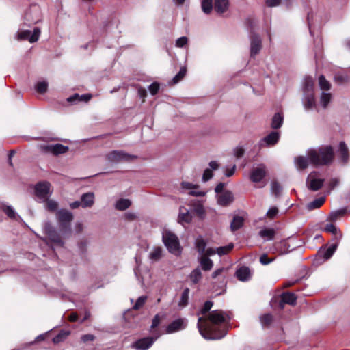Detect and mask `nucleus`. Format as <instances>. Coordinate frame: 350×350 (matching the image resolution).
I'll list each match as a JSON object with an SVG mask.
<instances>
[{
	"label": "nucleus",
	"mask_w": 350,
	"mask_h": 350,
	"mask_svg": "<svg viewBox=\"0 0 350 350\" xmlns=\"http://www.w3.org/2000/svg\"><path fill=\"white\" fill-rule=\"evenodd\" d=\"M228 316L221 310H213L208 318H198V328L200 334L207 340H218L222 338L226 331L221 326L227 321Z\"/></svg>",
	"instance_id": "1"
},
{
	"label": "nucleus",
	"mask_w": 350,
	"mask_h": 350,
	"mask_svg": "<svg viewBox=\"0 0 350 350\" xmlns=\"http://www.w3.org/2000/svg\"><path fill=\"white\" fill-rule=\"evenodd\" d=\"M306 154L311 165L314 166L329 165L334 159V150L331 146L310 148L306 151Z\"/></svg>",
	"instance_id": "2"
},
{
	"label": "nucleus",
	"mask_w": 350,
	"mask_h": 350,
	"mask_svg": "<svg viewBox=\"0 0 350 350\" xmlns=\"http://www.w3.org/2000/svg\"><path fill=\"white\" fill-rule=\"evenodd\" d=\"M163 241L168 251L175 255H179L181 252L178 237L172 232L164 230L163 232Z\"/></svg>",
	"instance_id": "3"
},
{
	"label": "nucleus",
	"mask_w": 350,
	"mask_h": 350,
	"mask_svg": "<svg viewBox=\"0 0 350 350\" xmlns=\"http://www.w3.org/2000/svg\"><path fill=\"white\" fill-rule=\"evenodd\" d=\"M304 105L306 109H311L315 106L314 97V81L311 77H306L304 81Z\"/></svg>",
	"instance_id": "4"
},
{
	"label": "nucleus",
	"mask_w": 350,
	"mask_h": 350,
	"mask_svg": "<svg viewBox=\"0 0 350 350\" xmlns=\"http://www.w3.org/2000/svg\"><path fill=\"white\" fill-rule=\"evenodd\" d=\"M266 174L265 166L259 165L251 170L250 180L255 184L256 188H262L267 185V181L265 180Z\"/></svg>",
	"instance_id": "5"
},
{
	"label": "nucleus",
	"mask_w": 350,
	"mask_h": 350,
	"mask_svg": "<svg viewBox=\"0 0 350 350\" xmlns=\"http://www.w3.org/2000/svg\"><path fill=\"white\" fill-rule=\"evenodd\" d=\"M51 187V184L49 182H41L38 183L35 186V194L36 197L40 200L44 202L52 193Z\"/></svg>",
	"instance_id": "6"
},
{
	"label": "nucleus",
	"mask_w": 350,
	"mask_h": 350,
	"mask_svg": "<svg viewBox=\"0 0 350 350\" xmlns=\"http://www.w3.org/2000/svg\"><path fill=\"white\" fill-rule=\"evenodd\" d=\"M40 29L38 27L33 29L31 32L29 30H24L18 31L16 38L18 40H28L31 43H33L38 40L40 36Z\"/></svg>",
	"instance_id": "7"
},
{
	"label": "nucleus",
	"mask_w": 350,
	"mask_h": 350,
	"mask_svg": "<svg viewBox=\"0 0 350 350\" xmlns=\"http://www.w3.org/2000/svg\"><path fill=\"white\" fill-rule=\"evenodd\" d=\"M323 182L324 179L317 172H314L308 175L306 184L310 189L317 191L322 187Z\"/></svg>",
	"instance_id": "8"
},
{
	"label": "nucleus",
	"mask_w": 350,
	"mask_h": 350,
	"mask_svg": "<svg viewBox=\"0 0 350 350\" xmlns=\"http://www.w3.org/2000/svg\"><path fill=\"white\" fill-rule=\"evenodd\" d=\"M57 217L61 227L65 229L69 227L73 218L72 213L64 209L57 212Z\"/></svg>",
	"instance_id": "9"
},
{
	"label": "nucleus",
	"mask_w": 350,
	"mask_h": 350,
	"mask_svg": "<svg viewBox=\"0 0 350 350\" xmlns=\"http://www.w3.org/2000/svg\"><path fill=\"white\" fill-rule=\"evenodd\" d=\"M107 159L112 162H119L123 161H129L135 157L128 154L123 151L114 150L107 154Z\"/></svg>",
	"instance_id": "10"
},
{
	"label": "nucleus",
	"mask_w": 350,
	"mask_h": 350,
	"mask_svg": "<svg viewBox=\"0 0 350 350\" xmlns=\"http://www.w3.org/2000/svg\"><path fill=\"white\" fill-rule=\"evenodd\" d=\"M181 189L183 191H188L189 195L194 196H204L206 194V191L199 190L198 185L188 182H183L181 183Z\"/></svg>",
	"instance_id": "11"
},
{
	"label": "nucleus",
	"mask_w": 350,
	"mask_h": 350,
	"mask_svg": "<svg viewBox=\"0 0 350 350\" xmlns=\"http://www.w3.org/2000/svg\"><path fill=\"white\" fill-rule=\"evenodd\" d=\"M217 203L222 206H227L234 201L233 193L230 191H225L217 195Z\"/></svg>",
	"instance_id": "12"
},
{
	"label": "nucleus",
	"mask_w": 350,
	"mask_h": 350,
	"mask_svg": "<svg viewBox=\"0 0 350 350\" xmlns=\"http://www.w3.org/2000/svg\"><path fill=\"white\" fill-rule=\"evenodd\" d=\"M187 321L185 319H178L173 321L166 328V332L168 334L176 332L186 327Z\"/></svg>",
	"instance_id": "13"
},
{
	"label": "nucleus",
	"mask_w": 350,
	"mask_h": 350,
	"mask_svg": "<svg viewBox=\"0 0 350 350\" xmlns=\"http://www.w3.org/2000/svg\"><path fill=\"white\" fill-rule=\"evenodd\" d=\"M157 337H148L139 339L133 343L132 347L137 350H146L153 344Z\"/></svg>",
	"instance_id": "14"
},
{
	"label": "nucleus",
	"mask_w": 350,
	"mask_h": 350,
	"mask_svg": "<svg viewBox=\"0 0 350 350\" xmlns=\"http://www.w3.org/2000/svg\"><path fill=\"white\" fill-rule=\"evenodd\" d=\"M44 230L52 242L59 245H62L60 237L57 234L55 230L49 224L46 223L44 224Z\"/></svg>",
	"instance_id": "15"
},
{
	"label": "nucleus",
	"mask_w": 350,
	"mask_h": 350,
	"mask_svg": "<svg viewBox=\"0 0 350 350\" xmlns=\"http://www.w3.org/2000/svg\"><path fill=\"white\" fill-rule=\"evenodd\" d=\"M279 139L280 133L273 131L260 140V146H262L264 144L267 146H273L278 142Z\"/></svg>",
	"instance_id": "16"
},
{
	"label": "nucleus",
	"mask_w": 350,
	"mask_h": 350,
	"mask_svg": "<svg viewBox=\"0 0 350 350\" xmlns=\"http://www.w3.org/2000/svg\"><path fill=\"white\" fill-rule=\"evenodd\" d=\"M261 39L258 35H253L251 37L250 53L252 56H254L259 53L261 49Z\"/></svg>",
	"instance_id": "17"
},
{
	"label": "nucleus",
	"mask_w": 350,
	"mask_h": 350,
	"mask_svg": "<svg viewBox=\"0 0 350 350\" xmlns=\"http://www.w3.org/2000/svg\"><path fill=\"white\" fill-rule=\"evenodd\" d=\"M192 219V215L185 207H180L179 210L178 222L182 225L189 224Z\"/></svg>",
	"instance_id": "18"
},
{
	"label": "nucleus",
	"mask_w": 350,
	"mask_h": 350,
	"mask_svg": "<svg viewBox=\"0 0 350 350\" xmlns=\"http://www.w3.org/2000/svg\"><path fill=\"white\" fill-rule=\"evenodd\" d=\"M296 296L291 293H284L282 295L281 300L280 302V307L281 309L284 308V304L294 305L296 302Z\"/></svg>",
	"instance_id": "19"
},
{
	"label": "nucleus",
	"mask_w": 350,
	"mask_h": 350,
	"mask_svg": "<svg viewBox=\"0 0 350 350\" xmlns=\"http://www.w3.org/2000/svg\"><path fill=\"white\" fill-rule=\"evenodd\" d=\"M237 278L243 282L247 281L251 278V271L247 267H242L236 271Z\"/></svg>",
	"instance_id": "20"
},
{
	"label": "nucleus",
	"mask_w": 350,
	"mask_h": 350,
	"mask_svg": "<svg viewBox=\"0 0 350 350\" xmlns=\"http://www.w3.org/2000/svg\"><path fill=\"white\" fill-rule=\"evenodd\" d=\"M294 163L296 167L299 170L306 169L309 165V164H311L307 155L306 157L298 156L295 157L294 159Z\"/></svg>",
	"instance_id": "21"
},
{
	"label": "nucleus",
	"mask_w": 350,
	"mask_h": 350,
	"mask_svg": "<svg viewBox=\"0 0 350 350\" xmlns=\"http://www.w3.org/2000/svg\"><path fill=\"white\" fill-rule=\"evenodd\" d=\"M209 167L210 168L206 169L204 172L202 176L204 182L208 181L213 177V170L218 169L219 164L216 161H213L209 163Z\"/></svg>",
	"instance_id": "22"
},
{
	"label": "nucleus",
	"mask_w": 350,
	"mask_h": 350,
	"mask_svg": "<svg viewBox=\"0 0 350 350\" xmlns=\"http://www.w3.org/2000/svg\"><path fill=\"white\" fill-rule=\"evenodd\" d=\"M81 206L84 208L91 207L94 202V195L93 193H86L81 196Z\"/></svg>",
	"instance_id": "23"
},
{
	"label": "nucleus",
	"mask_w": 350,
	"mask_h": 350,
	"mask_svg": "<svg viewBox=\"0 0 350 350\" xmlns=\"http://www.w3.org/2000/svg\"><path fill=\"white\" fill-rule=\"evenodd\" d=\"M47 151L52 152L54 154H59L65 153L68 150L67 146L62 144L50 145L46 147Z\"/></svg>",
	"instance_id": "24"
},
{
	"label": "nucleus",
	"mask_w": 350,
	"mask_h": 350,
	"mask_svg": "<svg viewBox=\"0 0 350 350\" xmlns=\"http://www.w3.org/2000/svg\"><path fill=\"white\" fill-rule=\"evenodd\" d=\"M228 8V0H215L214 9L215 10L219 13L222 14L227 10Z\"/></svg>",
	"instance_id": "25"
},
{
	"label": "nucleus",
	"mask_w": 350,
	"mask_h": 350,
	"mask_svg": "<svg viewBox=\"0 0 350 350\" xmlns=\"http://www.w3.org/2000/svg\"><path fill=\"white\" fill-rule=\"evenodd\" d=\"M283 121V115L281 113H276L272 118L271 127L274 129L280 128L282 125Z\"/></svg>",
	"instance_id": "26"
},
{
	"label": "nucleus",
	"mask_w": 350,
	"mask_h": 350,
	"mask_svg": "<svg viewBox=\"0 0 350 350\" xmlns=\"http://www.w3.org/2000/svg\"><path fill=\"white\" fill-rule=\"evenodd\" d=\"M337 247V243L332 244L325 250L320 251L319 254L322 255L325 260H327L333 255L334 252L336 250Z\"/></svg>",
	"instance_id": "27"
},
{
	"label": "nucleus",
	"mask_w": 350,
	"mask_h": 350,
	"mask_svg": "<svg viewBox=\"0 0 350 350\" xmlns=\"http://www.w3.org/2000/svg\"><path fill=\"white\" fill-rule=\"evenodd\" d=\"M195 245L198 253L200 254V256H202L206 250V241L203 239L202 237H199L195 241Z\"/></svg>",
	"instance_id": "28"
},
{
	"label": "nucleus",
	"mask_w": 350,
	"mask_h": 350,
	"mask_svg": "<svg viewBox=\"0 0 350 350\" xmlns=\"http://www.w3.org/2000/svg\"><path fill=\"white\" fill-rule=\"evenodd\" d=\"M243 221L244 219L241 216H234L230 224L231 230L234 232L239 229L243 226Z\"/></svg>",
	"instance_id": "29"
},
{
	"label": "nucleus",
	"mask_w": 350,
	"mask_h": 350,
	"mask_svg": "<svg viewBox=\"0 0 350 350\" xmlns=\"http://www.w3.org/2000/svg\"><path fill=\"white\" fill-rule=\"evenodd\" d=\"M200 263L202 269L204 271L211 270L213 265V261L210 258H206V256H201L200 258Z\"/></svg>",
	"instance_id": "30"
},
{
	"label": "nucleus",
	"mask_w": 350,
	"mask_h": 350,
	"mask_svg": "<svg viewBox=\"0 0 350 350\" xmlns=\"http://www.w3.org/2000/svg\"><path fill=\"white\" fill-rule=\"evenodd\" d=\"M131 205V202L129 199H120L115 204V208L119 211H124Z\"/></svg>",
	"instance_id": "31"
},
{
	"label": "nucleus",
	"mask_w": 350,
	"mask_h": 350,
	"mask_svg": "<svg viewBox=\"0 0 350 350\" xmlns=\"http://www.w3.org/2000/svg\"><path fill=\"white\" fill-rule=\"evenodd\" d=\"M91 97H92L91 94H83L81 96H79V94H75V95L68 98L67 100L68 102H78V101L88 102V100H90Z\"/></svg>",
	"instance_id": "32"
},
{
	"label": "nucleus",
	"mask_w": 350,
	"mask_h": 350,
	"mask_svg": "<svg viewBox=\"0 0 350 350\" xmlns=\"http://www.w3.org/2000/svg\"><path fill=\"white\" fill-rule=\"evenodd\" d=\"M162 256V250L161 247H154L149 254V258L153 261H158Z\"/></svg>",
	"instance_id": "33"
},
{
	"label": "nucleus",
	"mask_w": 350,
	"mask_h": 350,
	"mask_svg": "<svg viewBox=\"0 0 350 350\" xmlns=\"http://www.w3.org/2000/svg\"><path fill=\"white\" fill-rule=\"evenodd\" d=\"M319 85L321 90L323 91H328L331 88L330 83L325 79L323 75H321L319 77Z\"/></svg>",
	"instance_id": "34"
},
{
	"label": "nucleus",
	"mask_w": 350,
	"mask_h": 350,
	"mask_svg": "<svg viewBox=\"0 0 350 350\" xmlns=\"http://www.w3.org/2000/svg\"><path fill=\"white\" fill-rule=\"evenodd\" d=\"M331 98H332V95L330 93L323 92L321 94L320 103L324 109L327 107L329 103L331 100Z\"/></svg>",
	"instance_id": "35"
},
{
	"label": "nucleus",
	"mask_w": 350,
	"mask_h": 350,
	"mask_svg": "<svg viewBox=\"0 0 350 350\" xmlns=\"http://www.w3.org/2000/svg\"><path fill=\"white\" fill-rule=\"evenodd\" d=\"M259 234L262 238H265L267 240H271L274 237L275 231L273 229L266 228V229L261 230L259 232Z\"/></svg>",
	"instance_id": "36"
},
{
	"label": "nucleus",
	"mask_w": 350,
	"mask_h": 350,
	"mask_svg": "<svg viewBox=\"0 0 350 350\" xmlns=\"http://www.w3.org/2000/svg\"><path fill=\"white\" fill-rule=\"evenodd\" d=\"M189 289L188 288H186L184 289L180 299L178 303V306L181 307H184L187 306L189 300Z\"/></svg>",
	"instance_id": "37"
},
{
	"label": "nucleus",
	"mask_w": 350,
	"mask_h": 350,
	"mask_svg": "<svg viewBox=\"0 0 350 350\" xmlns=\"http://www.w3.org/2000/svg\"><path fill=\"white\" fill-rule=\"evenodd\" d=\"M201 7L202 11L205 14H209L213 9V1L212 0H202L201 3Z\"/></svg>",
	"instance_id": "38"
},
{
	"label": "nucleus",
	"mask_w": 350,
	"mask_h": 350,
	"mask_svg": "<svg viewBox=\"0 0 350 350\" xmlns=\"http://www.w3.org/2000/svg\"><path fill=\"white\" fill-rule=\"evenodd\" d=\"M234 247L233 243H229L226 246H222L217 248V254L219 256H223L229 253Z\"/></svg>",
	"instance_id": "39"
},
{
	"label": "nucleus",
	"mask_w": 350,
	"mask_h": 350,
	"mask_svg": "<svg viewBox=\"0 0 350 350\" xmlns=\"http://www.w3.org/2000/svg\"><path fill=\"white\" fill-rule=\"evenodd\" d=\"M202 278V273L200 269H195L190 274V279L193 284H197Z\"/></svg>",
	"instance_id": "40"
},
{
	"label": "nucleus",
	"mask_w": 350,
	"mask_h": 350,
	"mask_svg": "<svg viewBox=\"0 0 350 350\" xmlns=\"http://www.w3.org/2000/svg\"><path fill=\"white\" fill-rule=\"evenodd\" d=\"M345 214V209H340L331 213L329 217V220L331 221H335L338 219L340 218Z\"/></svg>",
	"instance_id": "41"
},
{
	"label": "nucleus",
	"mask_w": 350,
	"mask_h": 350,
	"mask_svg": "<svg viewBox=\"0 0 350 350\" xmlns=\"http://www.w3.org/2000/svg\"><path fill=\"white\" fill-rule=\"evenodd\" d=\"M339 149L342 161L346 162L348 159V149L346 144L344 142H340Z\"/></svg>",
	"instance_id": "42"
},
{
	"label": "nucleus",
	"mask_w": 350,
	"mask_h": 350,
	"mask_svg": "<svg viewBox=\"0 0 350 350\" xmlns=\"http://www.w3.org/2000/svg\"><path fill=\"white\" fill-rule=\"evenodd\" d=\"M45 208L49 211H55L58 207V204L53 200H49V198L45 200Z\"/></svg>",
	"instance_id": "43"
},
{
	"label": "nucleus",
	"mask_w": 350,
	"mask_h": 350,
	"mask_svg": "<svg viewBox=\"0 0 350 350\" xmlns=\"http://www.w3.org/2000/svg\"><path fill=\"white\" fill-rule=\"evenodd\" d=\"M325 202V198L323 197L319 198L314 200L313 202H310L308 206L309 209H314L319 208Z\"/></svg>",
	"instance_id": "44"
},
{
	"label": "nucleus",
	"mask_w": 350,
	"mask_h": 350,
	"mask_svg": "<svg viewBox=\"0 0 350 350\" xmlns=\"http://www.w3.org/2000/svg\"><path fill=\"white\" fill-rule=\"evenodd\" d=\"M47 88L48 83L44 81L38 82L35 87L36 91L41 94L44 93L47 90Z\"/></svg>",
	"instance_id": "45"
},
{
	"label": "nucleus",
	"mask_w": 350,
	"mask_h": 350,
	"mask_svg": "<svg viewBox=\"0 0 350 350\" xmlns=\"http://www.w3.org/2000/svg\"><path fill=\"white\" fill-rule=\"evenodd\" d=\"M334 79L339 83H344L349 81V77L347 75L345 74H336L334 76Z\"/></svg>",
	"instance_id": "46"
},
{
	"label": "nucleus",
	"mask_w": 350,
	"mask_h": 350,
	"mask_svg": "<svg viewBox=\"0 0 350 350\" xmlns=\"http://www.w3.org/2000/svg\"><path fill=\"white\" fill-rule=\"evenodd\" d=\"M146 299H147V297L146 296H141V297H139L137 299V301H136L135 305L133 306V308L134 310H139V308H141L144 305Z\"/></svg>",
	"instance_id": "47"
},
{
	"label": "nucleus",
	"mask_w": 350,
	"mask_h": 350,
	"mask_svg": "<svg viewBox=\"0 0 350 350\" xmlns=\"http://www.w3.org/2000/svg\"><path fill=\"white\" fill-rule=\"evenodd\" d=\"M186 72V68H181L179 72L173 78L174 83H177L179 82L185 77Z\"/></svg>",
	"instance_id": "48"
},
{
	"label": "nucleus",
	"mask_w": 350,
	"mask_h": 350,
	"mask_svg": "<svg viewBox=\"0 0 350 350\" xmlns=\"http://www.w3.org/2000/svg\"><path fill=\"white\" fill-rule=\"evenodd\" d=\"M212 306H213V303L211 301H206L204 303V306L202 308V309L198 313V315L200 316V314H206L208 311H209L211 310Z\"/></svg>",
	"instance_id": "49"
},
{
	"label": "nucleus",
	"mask_w": 350,
	"mask_h": 350,
	"mask_svg": "<svg viewBox=\"0 0 350 350\" xmlns=\"http://www.w3.org/2000/svg\"><path fill=\"white\" fill-rule=\"evenodd\" d=\"M3 211L4 213L10 218H15L16 217V212L14 211V208L10 206H5L3 207Z\"/></svg>",
	"instance_id": "50"
},
{
	"label": "nucleus",
	"mask_w": 350,
	"mask_h": 350,
	"mask_svg": "<svg viewBox=\"0 0 350 350\" xmlns=\"http://www.w3.org/2000/svg\"><path fill=\"white\" fill-rule=\"evenodd\" d=\"M324 230L327 232H330L334 234H337L338 229L336 227L332 224H327Z\"/></svg>",
	"instance_id": "51"
},
{
	"label": "nucleus",
	"mask_w": 350,
	"mask_h": 350,
	"mask_svg": "<svg viewBox=\"0 0 350 350\" xmlns=\"http://www.w3.org/2000/svg\"><path fill=\"white\" fill-rule=\"evenodd\" d=\"M234 155L237 158H241L243 156L244 154V152H245V150L243 147L241 146H237L236 147L234 150Z\"/></svg>",
	"instance_id": "52"
},
{
	"label": "nucleus",
	"mask_w": 350,
	"mask_h": 350,
	"mask_svg": "<svg viewBox=\"0 0 350 350\" xmlns=\"http://www.w3.org/2000/svg\"><path fill=\"white\" fill-rule=\"evenodd\" d=\"M272 321V316L270 314H265L260 318V321L263 325H269Z\"/></svg>",
	"instance_id": "53"
},
{
	"label": "nucleus",
	"mask_w": 350,
	"mask_h": 350,
	"mask_svg": "<svg viewBox=\"0 0 350 350\" xmlns=\"http://www.w3.org/2000/svg\"><path fill=\"white\" fill-rule=\"evenodd\" d=\"M188 42V39L185 36H183L179 38L176 42V46L177 47H183L185 44H187Z\"/></svg>",
	"instance_id": "54"
},
{
	"label": "nucleus",
	"mask_w": 350,
	"mask_h": 350,
	"mask_svg": "<svg viewBox=\"0 0 350 350\" xmlns=\"http://www.w3.org/2000/svg\"><path fill=\"white\" fill-rule=\"evenodd\" d=\"M148 89L151 94L154 95L159 90V85L157 83H153L149 86Z\"/></svg>",
	"instance_id": "55"
},
{
	"label": "nucleus",
	"mask_w": 350,
	"mask_h": 350,
	"mask_svg": "<svg viewBox=\"0 0 350 350\" xmlns=\"http://www.w3.org/2000/svg\"><path fill=\"white\" fill-rule=\"evenodd\" d=\"M278 213V210L276 207H271L269 209L267 213V216L269 218H273L276 216Z\"/></svg>",
	"instance_id": "56"
},
{
	"label": "nucleus",
	"mask_w": 350,
	"mask_h": 350,
	"mask_svg": "<svg viewBox=\"0 0 350 350\" xmlns=\"http://www.w3.org/2000/svg\"><path fill=\"white\" fill-rule=\"evenodd\" d=\"M273 261V259H270L268 258L267 254H262L260 257V262L261 264L265 265H268L269 263Z\"/></svg>",
	"instance_id": "57"
},
{
	"label": "nucleus",
	"mask_w": 350,
	"mask_h": 350,
	"mask_svg": "<svg viewBox=\"0 0 350 350\" xmlns=\"http://www.w3.org/2000/svg\"><path fill=\"white\" fill-rule=\"evenodd\" d=\"M215 254H217V249L210 247L206 249L202 256H206V258H208V256L215 255Z\"/></svg>",
	"instance_id": "58"
},
{
	"label": "nucleus",
	"mask_w": 350,
	"mask_h": 350,
	"mask_svg": "<svg viewBox=\"0 0 350 350\" xmlns=\"http://www.w3.org/2000/svg\"><path fill=\"white\" fill-rule=\"evenodd\" d=\"M235 170H236V165H234L231 168L226 167V170H225V175L227 177L232 176L234 174Z\"/></svg>",
	"instance_id": "59"
},
{
	"label": "nucleus",
	"mask_w": 350,
	"mask_h": 350,
	"mask_svg": "<svg viewBox=\"0 0 350 350\" xmlns=\"http://www.w3.org/2000/svg\"><path fill=\"white\" fill-rule=\"evenodd\" d=\"M271 189L273 193H275V195L278 194L280 191V185L276 182H273L271 183Z\"/></svg>",
	"instance_id": "60"
},
{
	"label": "nucleus",
	"mask_w": 350,
	"mask_h": 350,
	"mask_svg": "<svg viewBox=\"0 0 350 350\" xmlns=\"http://www.w3.org/2000/svg\"><path fill=\"white\" fill-rule=\"evenodd\" d=\"M159 323H160V317L159 316V314H157L152 320L151 328H152V329L155 328L156 327H157L159 325Z\"/></svg>",
	"instance_id": "61"
},
{
	"label": "nucleus",
	"mask_w": 350,
	"mask_h": 350,
	"mask_svg": "<svg viewBox=\"0 0 350 350\" xmlns=\"http://www.w3.org/2000/svg\"><path fill=\"white\" fill-rule=\"evenodd\" d=\"M195 211L196 213L201 216L204 213V207L202 206V205L200 204L198 206H197L196 208H195Z\"/></svg>",
	"instance_id": "62"
},
{
	"label": "nucleus",
	"mask_w": 350,
	"mask_h": 350,
	"mask_svg": "<svg viewBox=\"0 0 350 350\" xmlns=\"http://www.w3.org/2000/svg\"><path fill=\"white\" fill-rule=\"evenodd\" d=\"M280 3V0H267V4L270 7L277 6Z\"/></svg>",
	"instance_id": "63"
},
{
	"label": "nucleus",
	"mask_w": 350,
	"mask_h": 350,
	"mask_svg": "<svg viewBox=\"0 0 350 350\" xmlns=\"http://www.w3.org/2000/svg\"><path fill=\"white\" fill-rule=\"evenodd\" d=\"M94 339V336L92 334H85L81 337V340L83 342L92 341Z\"/></svg>",
	"instance_id": "64"
}]
</instances>
